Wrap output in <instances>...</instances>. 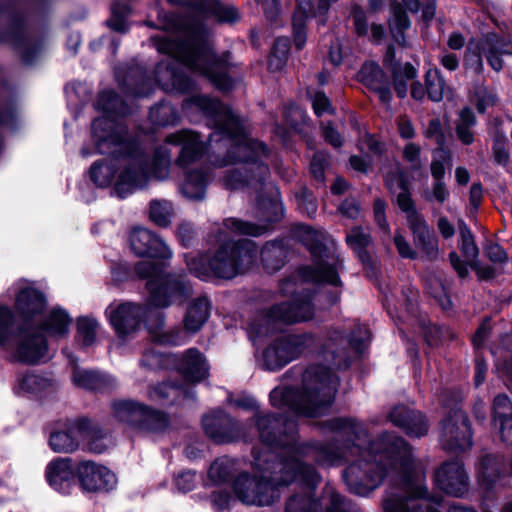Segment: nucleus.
<instances>
[{"label": "nucleus", "instance_id": "51", "mask_svg": "<svg viewBox=\"0 0 512 512\" xmlns=\"http://www.w3.org/2000/svg\"><path fill=\"white\" fill-rule=\"evenodd\" d=\"M295 200L298 210L307 215L308 217H314L317 213V203L312 193L306 188H300L295 193Z\"/></svg>", "mask_w": 512, "mask_h": 512}, {"label": "nucleus", "instance_id": "40", "mask_svg": "<svg viewBox=\"0 0 512 512\" xmlns=\"http://www.w3.org/2000/svg\"><path fill=\"white\" fill-rule=\"evenodd\" d=\"M393 85L395 92L399 98H404L407 95V83L417 76V70L409 63L404 65H395L392 68Z\"/></svg>", "mask_w": 512, "mask_h": 512}, {"label": "nucleus", "instance_id": "28", "mask_svg": "<svg viewBox=\"0 0 512 512\" xmlns=\"http://www.w3.org/2000/svg\"><path fill=\"white\" fill-rule=\"evenodd\" d=\"M77 471L70 458H58L50 462L46 467V478L49 485L56 491L69 493L75 482Z\"/></svg>", "mask_w": 512, "mask_h": 512}, {"label": "nucleus", "instance_id": "14", "mask_svg": "<svg viewBox=\"0 0 512 512\" xmlns=\"http://www.w3.org/2000/svg\"><path fill=\"white\" fill-rule=\"evenodd\" d=\"M111 409L116 420L140 432L158 433L169 425L165 413L133 400H115Z\"/></svg>", "mask_w": 512, "mask_h": 512}, {"label": "nucleus", "instance_id": "13", "mask_svg": "<svg viewBox=\"0 0 512 512\" xmlns=\"http://www.w3.org/2000/svg\"><path fill=\"white\" fill-rule=\"evenodd\" d=\"M24 17L12 3H0V41L10 42L22 61L32 63L41 46L24 29Z\"/></svg>", "mask_w": 512, "mask_h": 512}, {"label": "nucleus", "instance_id": "22", "mask_svg": "<svg viewBox=\"0 0 512 512\" xmlns=\"http://www.w3.org/2000/svg\"><path fill=\"white\" fill-rule=\"evenodd\" d=\"M77 477L83 490L88 492L109 491L117 482L111 470L93 461L80 462Z\"/></svg>", "mask_w": 512, "mask_h": 512}, {"label": "nucleus", "instance_id": "39", "mask_svg": "<svg viewBox=\"0 0 512 512\" xmlns=\"http://www.w3.org/2000/svg\"><path fill=\"white\" fill-rule=\"evenodd\" d=\"M285 257V249L277 242L267 243L261 250L262 263L270 272L279 270L284 265Z\"/></svg>", "mask_w": 512, "mask_h": 512}, {"label": "nucleus", "instance_id": "5", "mask_svg": "<svg viewBox=\"0 0 512 512\" xmlns=\"http://www.w3.org/2000/svg\"><path fill=\"white\" fill-rule=\"evenodd\" d=\"M368 338L355 336L348 340L339 330H333L325 344L324 357L330 368L312 365L302 374L301 387H276L270 392V403L277 408H288L297 415L316 417L323 414L333 403L339 385L338 377L331 371L347 368L350 358L344 347L348 344L356 353H361Z\"/></svg>", "mask_w": 512, "mask_h": 512}, {"label": "nucleus", "instance_id": "60", "mask_svg": "<svg viewBox=\"0 0 512 512\" xmlns=\"http://www.w3.org/2000/svg\"><path fill=\"white\" fill-rule=\"evenodd\" d=\"M111 9L113 17L108 20V25L115 31L125 32L127 30V25L124 21V16L129 13L128 7L126 5H121L118 2H114Z\"/></svg>", "mask_w": 512, "mask_h": 512}, {"label": "nucleus", "instance_id": "21", "mask_svg": "<svg viewBox=\"0 0 512 512\" xmlns=\"http://www.w3.org/2000/svg\"><path fill=\"white\" fill-rule=\"evenodd\" d=\"M205 434L216 443L245 439L244 426L223 411H215L202 419Z\"/></svg>", "mask_w": 512, "mask_h": 512}, {"label": "nucleus", "instance_id": "63", "mask_svg": "<svg viewBox=\"0 0 512 512\" xmlns=\"http://www.w3.org/2000/svg\"><path fill=\"white\" fill-rule=\"evenodd\" d=\"M386 203L381 198H376L373 204L374 219L378 227L387 235L390 234V227L385 215Z\"/></svg>", "mask_w": 512, "mask_h": 512}, {"label": "nucleus", "instance_id": "10", "mask_svg": "<svg viewBox=\"0 0 512 512\" xmlns=\"http://www.w3.org/2000/svg\"><path fill=\"white\" fill-rule=\"evenodd\" d=\"M297 233L299 240L308 248L313 259L312 266H306L299 270L301 279L305 282L340 286L339 272L342 268V261L324 247L323 234L307 225L299 226Z\"/></svg>", "mask_w": 512, "mask_h": 512}, {"label": "nucleus", "instance_id": "54", "mask_svg": "<svg viewBox=\"0 0 512 512\" xmlns=\"http://www.w3.org/2000/svg\"><path fill=\"white\" fill-rule=\"evenodd\" d=\"M474 97L476 100V108L480 113H484L488 107H492L497 103L496 94L482 84L475 86Z\"/></svg>", "mask_w": 512, "mask_h": 512}, {"label": "nucleus", "instance_id": "25", "mask_svg": "<svg viewBox=\"0 0 512 512\" xmlns=\"http://www.w3.org/2000/svg\"><path fill=\"white\" fill-rule=\"evenodd\" d=\"M406 217L409 228L413 233L415 246L421 251L423 257L428 260H435L439 254V246L434 231L417 210L406 215Z\"/></svg>", "mask_w": 512, "mask_h": 512}, {"label": "nucleus", "instance_id": "12", "mask_svg": "<svg viewBox=\"0 0 512 512\" xmlns=\"http://www.w3.org/2000/svg\"><path fill=\"white\" fill-rule=\"evenodd\" d=\"M0 346L7 348L15 361L34 364L46 351V341L39 333L20 329L14 331V315L7 306L0 305Z\"/></svg>", "mask_w": 512, "mask_h": 512}, {"label": "nucleus", "instance_id": "31", "mask_svg": "<svg viewBox=\"0 0 512 512\" xmlns=\"http://www.w3.org/2000/svg\"><path fill=\"white\" fill-rule=\"evenodd\" d=\"M178 370L188 381L198 383L208 377L209 365L199 350L190 348L182 354Z\"/></svg>", "mask_w": 512, "mask_h": 512}, {"label": "nucleus", "instance_id": "1", "mask_svg": "<svg viewBox=\"0 0 512 512\" xmlns=\"http://www.w3.org/2000/svg\"><path fill=\"white\" fill-rule=\"evenodd\" d=\"M194 105L208 117L215 127L205 144L200 134L191 130H181L169 134L165 141L180 146L176 164L187 168L199 161L206 150L211 154L217 167L238 163L225 174L223 185L231 190L248 189L258 195V204L262 213L261 224L228 218L224 221L227 230L234 234L261 236L270 230L271 224L283 217V206L276 198L261 199L260 193L273 186L268 182L270 171L262 158L267 153L266 146L249 138L239 119L222 103L204 95H195L186 99L183 107Z\"/></svg>", "mask_w": 512, "mask_h": 512}, {"label": "nucleus", "instance_id": "43", "mask_svg": "<svg viewBox=\"0 0 512 512\" xmlns=\"http://www.w3.org/2000/svg\"><path fill=\"white\" fill-rule=\"evenodd\" d=\"M326 512H356L355 507L327 484L323 490Z\"/></svg>", "mask_w": 512, "mask_h": 512}, {"label": "nucleus", "instance_id": "48", "mask_svg": "<svg viewBox=\"0 0 512 512\" xmlns=\"http://www.w3.org/2000/svg\"><path fill=\"white\" fill-rule=\"evenodd\" d=\"M115 167L105 162H95L90 168V178L99 187H107L115 176Z\"/></svg>", "mask_w": 512, "mask_h": 512}, {"label": "nucleus", "instance_id": "41", "mask_svg": "<svg viewBox=\"0 0 512 512\" xmlns=\"http://www.w3.org/2000/svg\"><path fill=\"white\" fill-rule=\"evenodd\" d=\"M346 242L357 253L363 263L368 260L369 256L366 252V248L371 243V237L368 231H365L361 227H354L347 233Z\"/></svg>", "mask_w": 512, "mask_h": 512}, {"label": "nucleus", "instance_id": "2", "mask_svg": "<svg viewBox=\"0 0 512 512\" xmlns=\"http://www.w3.org/2000/svg\"><path fill=\"white\" fill-rule=\"evenodd\" d=\"M253 422L257 428L260 440L268 447H281V455H275V460H301L308 457L319 465L332 466L341 460H350L360 456L350 464L344 472V478L350 491L357 495H367L377 488L396 469L398 460L403 453L404 464L411 459V447L406 441L390 433L382 435L377 441L370 443L367 449L362 444L367 441L364 425L353 418H333L327 422L328 428L342 436H353L352 445L338 447L335 444L297 442V423L292 418L277 417L274 414L256 412Z\"/></svg>", "mask_w": 512, "mask_h": 512}, {"label": "nucleus", "instance_id": "58", "mask_svg": "<svg viewBox=\"0 0 512 512\" xmlns=\"http://www.w3.org/2000/svg\"><path fill=\"white\" fill-rule=\"evenodd\" d=\"M506 137L504 133L497 132L492 147L493 160L496 164L506 166L509 163L510 155L505 148Z\"/></svg>", "mask_w": 512, "mask_h": 512}, {"label": "nucleus", "instance_id": "45", "mask_svg": "<svg viewBox=\"0 0 512 512\" xmlns=\"http://www.w3.org/2000/svg\"><path fill=\"white\" fill-rule=\"evenodd\" d=\"M173 207L167 200H152L150 202L149 217L160 227H167L171 222Z\"/></svg>", "mask_w": 512, "mask_h": 512}, {"label": "nucleus", "instance_id": "46", "mask_svg": "<svg viewBox=\"0 0 512 512\" xmlns=\"http://www.w3.org/2000/svg\"><path fill=\"white\" fill-rule=\"evenodd\" d=\"M290 42L286 37H279L275 40L272 53L269 59V68L272 71H280L286 65Z\"/></svg>", "mask_w": 512, "mask_h": 512}, {"label": "nucleus", "instance_id": "44", "mask_svg": "<svg viewBox=\"0 0 512 512\" xmlns=\"http://www.w3.org/2000/svg\"><path fill=\"white\" fill-rule=\"evenodd\" d=\"M358 78L361 83L370 89L379 87L381 83L388 79L380 66L374 62L364 63L358 73Z\"/></svg>", "mask_w": 512, "mask_h": 512}, {"label": "nucleus", "instance_id": "26", "mask_svg": "<svg viewBox=\"0 0 512 512\" xmlns=\"http://www.w3.org/2000/svg\"><path fill=\"white\" fill-rule=\"evenodd\" d=\"M435 482L446 494L460 497L468 488V478L463 465L458 461L446 462L435 473Z\"/></svg>", "mask_w": 512, "mask_h": 512}, {"label": "nucleus", "instance_id": "37", "mask_svg": "<svg viewBox=\"0 0 512 512\" xmlns=\"http://www.w3.org/2000/svg\"><path fill=\"white\" fill-rule=\"evenodd\" d=\"M70 324L68 313L61 308H55L46 317L43 329L51 336L60 337L67 334Z\"/></svg>", "mask_w": 512, "mask_h": 512}, {"label": "nucleus", "instance_id": "11", "mask_svg": "<svg viewBox=\"0 0 512 512\" xmlns=\"http://www.w3.org/2000/svg\"><path fill=\"white\" fill-rule=\"evenodd\" d=\"M313 315L311 295L298 292L293 295L291 302L274 305L268 311L258 313L249 323L247 333L250 340L255 343L277 330L279 324L307 321L312 319Z\"/></svg>", "mask_w": 512, "mask_h": 512}, {"label": "nucleus", "instance_id": "33", "mask_svg": "<svg viewBox=\"0 0 512 512\" xmlns=\"http://www.w3.org/2000/svg\"><path fill=\"white\" fill-rule=\"evenodd\" d=\"M171 3L197 6L208 14L214 16L221 23H234L239 20L240 15L237 9L231 5H224L218 0H168Z\"/></svg>", "mask_w": 512, "mask_h": 512}, {"label": "nucleus", "instance_id": "56", "mask_svg": "<svg viewBox=\"0 0 512 512\" xmlns=\"http://www.w3.org/2000/svg\"><path fill=\"white\" fill-rule=\"evenodd\" d=\"M422 197L428 203L443 204L449 197V191L443 181H434L430 188L423 190Z\"/></svg>", "mask_w": 512, "mask_h": 512}, {"label": "nucleus", "instance_id": "57", "mask_svg": "<svg viewBox=\"0 0 512 512\" xmlns=\"http://www.w3.org/2000/svg\"><path fill=\"white\" fill-rule=\"evenodd\" d=\"M428 289L443 310L451 308V300L447 295L446 288L438 278L432 277L429 279Z\"/></svg>", "mask_w": 512, "mask_h": 512}, {"label": "nucleus", "instance_id": "52", "mask_svg": "<svg viewBox=\"0 0 512 512\" xmlns=\"http://www.w3.org/2000/svg\"><path fill=\"white\" fill-rule=\"evenodd\" d=\"M493 423L498 424V421L512 418V403L508 396L504 394L497 395L492 404Z\"/></svg>", "mask_w": 512, "mask_h": 512}, {"label": "nucleus", "instance_id": "36", "mask_svg": "<svg viewBox=\"0 0 512 512\" xmlns=\"http://www.w3.org/2000/svg\"><path fill=\"white\" fill-rule=\"evenodd\" d=\"M187 393V389L182 385H177L174 382H163L152 387L148 396L153 401L166 404L173 403L180 397H186Z\"/></svg>", "mask_w": 512, "mask_h": 512}, {"label": "nucleus", "instance_id": "24", "mask_svg": "<svg viewBox=\"0 0 512 512\" xmlns=\"http://www.w3.org/2000/svg\"><path fill=\"white\" fill-rule=\"evenodd\" d=\"M130 246L140 257L169 259L172 251L167 244L152 231L146 228H135L130 233Z\"/></svg>", "mask_w": 512, "mask_h": 512}, {"label": "nucleus", "instance_id": "3", "mask_svg": "<svg viewBox=\"0 0 512 512\" xmlns=\"http://www.w3.org/2000/svg\"><path fill=\"white\" fill-rule=\"evenodd\" d=\"M159 20L165 34L153 36L151 40L160 53L173 58L160 62L155 69L156 80L165 92L186 93L193 89L192 80L178 69L180 64L206 77L219 90L232 88L236 65L229 52L214 53L201 23L191 17L164 12L159 13Z\"/></svg>", "mask_w": 512, "mask_h": 512}, {"label": "nucleus", "instance_id": "27", "mask_svg": "<svg viewBox=\"0 0 512 512\" xmlns=\"http://www.w3.org/2000/svg\"><path fill=\"white\" fill-rule=\"evenodd\" d=\"M389 418L394 425L402 428L411 437H422L429 430L425 416L406 406L394 407Z\"/></svg>", "mask_w": 512, "mask_h": 512}, {"label": "nucleus", "instance_id": "47", "mask_svg": "<svg viewBox=\"0 0 512 512\" xmlns=\"http://www.w3.org/2000/svg\"><path fill=\"white\" fill-rule=\"evenodd\" d=\"M99 324L94 318L80 317L77 321V340L88 347L96 340Z\"/></svg>", "mask_w": 512, "mask_h": 512}, {"label": "nucleus", "instance_id": "61", "mask_svg": "<svg viewBox=\"0 0 512 512\" xmlns=\"http://www.w3.org/2000/svg\"><path fill=\"white\" fill-rule=\"evenodd\" d=\"M308 96L312 102V107L317 116H321L324 113H332L333 108L328 97L320 91L311 93L308 91Z\"/></svg>", "mask_w": 512, "mask_h": 512}, {"label": "nucleus", "instance_id": "30", "mask_svg": "<svg viewBox=\"0 0 512 512\" xmlns=\"http://www.w3.org/2000/svg\"><path fill=\"white\" fill-rule=\"evenodd\" d=\"M387 189L395 195V201L399 209L406 215L416 211L415 203L411 197L409 182L402 169L389 173L384 178Z\"/></svg>", "mask_w": 512, "mask_h": 512}, {"label": "nucleus", "instance_id": "4", "mask_svg": "<svg viewBox=\"0 0 512 512\" xmlns=\"http://www.w3.org/2000/svg\"><path fill=\"white\" fill-rule=\"evenodd\" d=\"M96 107L105 113L92 123L98 153L122 157L123 169L114 187L117 196L125 198L136 189L145 187L151 177L160 181L167 179L171 164L167 148L160 147L150 161L137 143L129 141L127 127L111 116L128 112L122 99L112 90H105L99 94Z\"/></svg>", "mask_w": 512, "mask_h": 512}, {"label": "nucleus", "instance_id": "29", "mask_svg": "<svg viewBox=\"0 0 512 512\" xmlns=\"http://www.w3.org/2000/svg\"><path fill=\"white\" fill-rule=\"evenodd\" d=\"M69 361L74 365L71 379L76 387L99 392H106L116 387V380L112 376L81 369L75 364L74 357H69Z\"/></svg>", "mask_w": 512, "mask_h": 512}, {"label": "nucleus", "instance_id": "55", "mask_svg": "<svg viewBox=\"0 0 512 512\" xmlns=\"http://www.w3.org/2000/svg\"><path fill=\"white\" fill-rule=\"evenodd\" d=\"M308 17L312 16L304 14L297 7L292 19L294 43L297 49H302L306 43L305 21Z\"/></svg>", "mask_w": 512, "mask_h": 512}, {"label": "nucleus", "instance_id": "59", "mask_svg": "<svg viewBox=\"0 0 512 512\" xmlns=\"http://www.w3.org/2000/svg\"><path fill=\"white\" fill-rule=\"evenodd\" d=\"M410 20L407 14L401 9H396L394 12V18L391 24V30L394 38L400 42L402 39L405 41L403 32L410 27Z\"/></svg>", "mask_w": 512, "mask_h": 512}, {"label": "nucleus", "instance_id": "16", "mask_svg": "<svg viewBox=\"0 0 512 512\" xmlns=\"http://www.w3.org/2000/svg\"><path fill=\"white\" fill-rule=\"evenodd\" d=\"M210 314V303L206 297H198L193 300L187 308L184 317V329L172 328L165 330L164 319L160 318L155 329L152 330V337L160 344L181 345L187 341V334L198 332L207 321Z\"/></svg>", "mask_w": 512, "mask_h": 512}, {"label": "nucleus", "instance_id": "23", "mask_svg": "<svg viewBox=\"0 0 512 512\" xmlns=\"http://www.w3.org/2000/svg\"><path fill=\"white\" fill-rule=\"evenodd\" d=\"M89 427V420L78 419L66 424L63 429L52 432L49 438L51 449L56 453H73L88 436Z\"/></svg>", "mask_w": 512, "mask_h": 512}, {"label": "nucleus", "instance_id": "34", "mask_svg": "<svg viewBox=\"0 0 512 512\" xmlns=\"http://www.w3.org/2000/svg\"><path fill=\"white\" fill-rule=\"evenodd\" d=\"M116 77L119 84L125 88V93L127 95L136 97L149 95L150 79L142 68L137 67L135 69H130L124 79H121V73L117 70Z\"/></svg>", "mask_w": 512, "mask_h": 512}, {"label": "nucleus", "instance_id": "15", "mask_svg": "<svg viewBox=\"0 0 512 512\" xmlns=\"http://www.w3.org/2000/svg\"><path fill=\"white\" fill-rule=\"evenodd\" d=\"M482 55L495 71L503 68L501 59L504 55H512V41L495 33H487L475 46L469 43L464 58V68L467 72L480 75L484 70Z\"/></svg>", "mask_w": 512, "mask_h": 512}, {"label": "nucleus", "instance_id": "18", "mask_svg": "<svg viewBox=\"0 0 512 512\" xmlns=\"http://www.w3.org/2000/svg\"><path fill=\"white\" fill-rule=\"evenodd\" d=\"M288 471L295 473V480L306 486V490L293 494L286 502V512H323L322 504L313 497V491L320 482V476L314 467L304 464L301 460L290 461Z\"/></svg>", "mask_w": 512, "mask_h": 512}, {"label": "nucleus", "instance_id": "49", "mask_svg": "<svg viewBox=\"0 0 512 512\" xmlns=\"http://www.w3.org/2000/svg\"><path fill=\"white\" fill-rule=\"evenodd\" d=\"M149 116L153 123L160 126L174 124L178 120L176 110L167 103H161L152 107Z\"/></svg>", "mask_w": 512, "mask_h": 512}, {"label": "nucleus", "instance_id": "20", "mask_svg": "<svg viewBox=\"0 0 512 512\" xmlns=\"http://www.w3.org/2000/svg\"><path fill=\"white\" fill-rule=\"evenodd\" d=\"M148 310L145 305L114 301L106 308L105 314L118 338L123 340L139 329Z\"/></svg>", "mask_w": 512, "mask_h": 512}, {"label": "nucleus", "instance_id": "35", "mask_svg": "<svg viewBox=\"0 0 512 512\" xmlns=\"http://www.w3.org/2000/svg\"><path fill=\"white\" fill-rule=\"evenodd\" d=\"M208 180L209 176L204 170H192L181 185V193L189 200L201 201L205 198Z\"/></svg>", "mask_w": 512, "mask_h": 512}, {"label": "nucleus", "instance_id": "64", "mask_svg": "<svg viewBox=\"0 0 512 512\" xmlns=\"http://www.w3.org/2000/svg\"><path fill=\"white\" fill-rule=\"evenodd\" d=\"M424 135L426 138L434 140L439 146L444 144L445 137L439 118H432L429 120L428 125L424 130Z\"/></svg>", "mask_w": 512, "mask_h": 512}, {"label": "nucleus", "instance_id": "62", "mask_svg": "<svg viewBox=\"0 0 512 512\" xmlns=\"http://www.w3.org/2000/svg\"><path fill=\"white\" fill-rule=\"evenodd\" d=\"M449 160V155L442 149L437 151L431 162V174L435 181H443L445 175V162Z\"/></svg>", "mask_w": 512, "mask_h": 512}, {"label": "nucleus", "instance_id": "8", "mask_svg": "<svg viewBox=\"0 0 512 512\" xmlns=\"http://www.w3.org/2000/svg\"><path fill=\"white\" fill-rule=\"evenodd\" d=\"M414 462L413 453L407 464H404L403 454L397 462L394 480L396 487H391L383 502L385 512H439L442 507L441 497L427 498V487L412 480L409 472ZM449 512H474L456 505L449 507Z\"/></svg>", "mask_w": 512, "mask_h": 512}, {"label": "nucleus", "instance_id": "19", "mask_svg": "<svg viewBox=\"0 0 512 512\" xmlns=\"http://www.w3.org/2000/svg\"><path fill=\"white\" fill-rule=\"evenodd\" d=\"M439 439L442 448L451 453L458 454L471 448V424L463 410L456 408L443 420Z\"/></svg>", "mask_w": 512, "mask_h": 512}, {"label": "nucleus", "instance_id": "9", "mask_svg": "<svg viewBox=\"0 0 512 512\" xmlns=\"http://www.w3.org/2000/svg\"><path fill=\"white\" fill-rule=\"evenodd\" d=\"M136 275L147 279L150 303L166 308L174 303H183L192 295L193 288L183 274L165 273L164 268L150 261H139L134 266Z\"/></svg>", "mask_w": 512, "mask_h": 512}, {"label": "nucleus", "instance_id": "32", "mask_svg": "<svg viewBox=\"0 0 512 512\" xmlns=\"http://www.w3.org/2000/svg\"><path fill=\"white\" fill-rule=\"evenodd\" d=\"M15 305L25 319H30L44 310L46 300L40 291L27 285L20 288Z\"/></svg>", "mask_w": 512, "mask_h": 512}, {"label": "nucleus", "instance_id": "53", "mask_svg": "<svg viewBox=\"0 0 512 512\" xmlns=\"http://www.w3.org/2000/svg\"><path fill=\"white\" fill-rule=\"evenodd\" d=\"M232 473V463L228 459L214 461L208 471L209 478L216 484L226 482Z\"/></svg>", "mask_w": 512, "mask_h": 512}, {"label": "nucleus", "instance_id": "6", "mask_svg": "<svg viewBox=\"0 0 512 512\" xmlns=\"http://www.w3.org/2000/svg\"><path fill=\"white\" fill-rule=\"evenodd\" d=\"M289 460H275L272 451L254 457V466L262 475L241 473L233 481L232 489L237 500L249 506L264 507L280 499L279 487L289 485L296 477L290 473Z\"/></svg>", "mask_w": 512, "mask_h": 512}, {"label": "nucleus", "instance_id": "42", "mask_svg": "<svg viewBox=\"0 0 512 512\" xmlns=\"http://www.w3.org/2000/svg\"><path fill=\"white\" fill-rule=\"evenodd\" d=\"M458 229L460 236L459 248L463 256L466 258L468 264H470L478 258V247L475 244L471 230L463 220L458 222Z\"/></svg>", "mask_w": 512, "mask_h": 512}, {"label": "nucleus", "instance_id": "38", "mask_svg": "<svg viewBox=\"0 0 512 512\" xmlns=\"http://www.w3.org/2000/svg\"><path fill=\"white\" fill-rule=\"evenodd\" d=\"M425 86L427 96L433 102L442 101L448 90L444 76L436 67L426 71Z\"/></svg>", "mask_w": 512, "mask_h": 512}, {"label": "nucleus", "instance_id": "17", "mask_svg": "<svg viewBox=\"0 0 512 512\" xmlns=\"http://www.w3.org/2000/svg\"><path fill=\"white\" fill-rule=\"evenodd\" d=\"M315 345L312 334L286 335L274 340L263 352V367L268 371L283 368Z\"/></svg>", "mask_w": 512, "mask_h": 512}, {"label": "nucleus", "instance_id": "50", "mask_svg": "<svg viewBox=\"0 0 512 512\" xmlns=\"http://www.w3.org/2000/svg\"><path fill=\"white\" fill-rule=\"evenodd\" d=\"M49 386L50 382L48 379L36 374H27L18 380V392L37 394Z\"/></svg>", "mask_w": 512, "mask_h": 512}, {"label": "nucleus", "instance_id": "7", "mask_svg": "<svg viewBox=\"0 0 512 512\" xmlns=\"http://www.w3.org/2000/svg\"><path fill=\"white\" fill-rule=\"evenodd\" d=\"M258 249L252 240L226 242L207 261L202 257L185 255L189 271L196 277L207 280L210 275L232 279L250 270L257 259Z\"/></svg>", "mask_w": 512, "mask_h": 512}]
</instances>
